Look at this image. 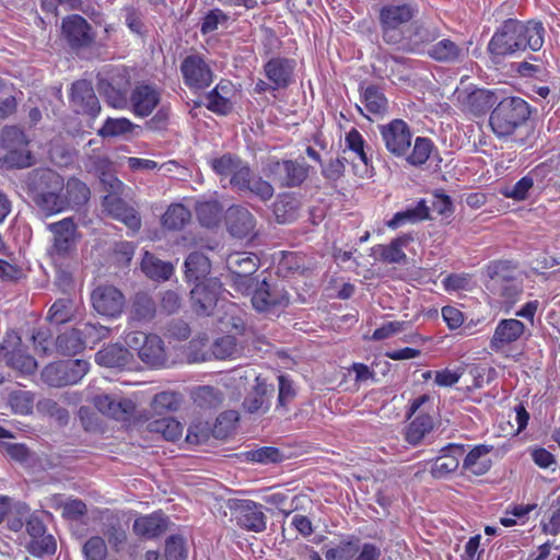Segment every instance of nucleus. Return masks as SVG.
<instances>
[{"mask_svg": "<svg viewBox=\"0 0 560 560\" xmlns=\"http://www.w3.org/2000/svg\"><path fill=\"white\" fill-rule=\"evenodd\" d=\"M378 130L386 150L396 158H405L412 166H422L430 158L434 144L431 139L417 137L412 150V131L402 119H393L388 124L380 125Z\"/></svg>", "mask_w": 560, "mask_h": 560, "instance_id": "nucleus-1", "label": "nucleus"}, {"mask_svg": "<svg viewBox=\"0 0 560 560\" xmlns=\"http://www.w3.org/2000/svg\"><path fill=\"white\" fill-rule=\"evenodd\" d=\"M530 106L518 96H508L498 102L489 117V125L498 138L512 136L527 127Z\"/></svg>", "mask_w": 560, "mask_h": 560, "instance_id": "nucleus-2", "label": "nucleus"}, {"mask_svg": "<svg viewBox=\"0 0 560 560\" xmlns=\"http://www.w3.org/2000/svg\"><path fill=\"white\" fill-rule=\"evenodd\" d=\"M418 14V7L410 1H398L383 5L380 10L382 37L389 45H398L404 39L401 27Z\"/></svg>", "mask_w": 560, "mask_h": 560, "instance_id": "nucleus-3", "label": "nucleus"}, {"mask_svg": "<svg viewBox=\"0 0 560 560\" xmlns=\"http://www.w3.org/2000/svg\"><path fill=\"white\" fill-rule=\"evenodd\" d=\"M89 371V363L84 360H63L46 365L42 380L50 387H63L77 384Z\"/></svg>", "mask_w": 560, "mask_h": 560, "instance_id": "nucleus-4", "label": "nucleus"}, {"mask_svg": "<svg viewBox=\"0 0 560 560\" xmlns=\"http://www.w3.org/2000/svg\"><path fill=\"white\" fill-rule=\"evenodd\" d=\"M226 267L235 288L242 293H248L257 281L253 275L259 267V258L253 253H232L226 257Z\"/></svg>", "mask_w": 560, "mask_h": 560, "instance_id": "nucleus-5", "label": "nucleus"}, {"mask_svg": "<svg viewBox=\"0 0 560 560\" xmlns=\"http://www.w3.org/2000/svg\"><path fill=\"white\" fill-rule=\"evenodd\" d=\"M308 164L302 159L278 160L268 164L267 175L281 188L300 187L308 176Z\"/></svg>", "mask_w": 560, "mask_h": 560, "instance_id": "nucleus-6", "label": "nucleus"}, {"mask_svg": "<svg viewBox=\"0 0 560 560\" xmlns=\"http://www.w3.org/2000/svg\"><path fill=\"white\" fill-rule=\"evenodd\" d=\"M487 273L490 278V288L494 290L506 303H515L523 292L522 284L514 278V270L508 261L491 264Z\"/></svg>", "mask_w": 560, "mask_h": 560, "instance_id": "nucleus-7", "label": "nucleus"}, {"mask_svg": "<svg viewBox=\"0 0 560 560\" xmlns=\"http://www.w3.org/2000/svg\"><path fill=\"white\" fill-rule=\"evenodd\" d=\"M97 88L109 106L125 108L128 104L130 90L129 72L125 68H116L107 78L98 80Z\"/></svg>", "mask_w": 560, "mask_h": 560, "instance_id": "nucleus-8", "label": "nucleus"}, {"mask_svg": "<svg viewBox=\"0 0 560 560\" xmlns=\"http://www.w3.org/2000/svg\"><path fill=\"white\" fill-rule=\"evenodd\" d=\"M252 294L253 307L260 313H276L288 304V295L283 288L262 279L254 282Z\"/></svg>", "mask_w": 560, "mask_h": 560, "instance_id": "nucleus-9", "label": "nucleus"}, {"mask_svg": "<svg viewBox=\"0 0 560 560\" xmlns=\"http://www.w3.org/2000/svg\"><path fill=\"white\" fill-rule=\"evenodd\" d=\"M229 508L240 527L254 533H261L267 528V517L261 504L252 500L233 499L229 501Z\"/></svg>", "mask_w": 560, "mask_h": 560, "instance_id": "nucleus-10", "label": "nucleus"}, {"mask_svg": "<svg viewBox=\"0 0 560 560\" xmlns=\"http://www.w3.org/2000/svg\"><path fill=\"white\" fill-rule=\"evenodd\" d=\"M517 20H505L492 35L487 50L492 58H504L520 52Z\"/></svg>", "mask_w": 560, "mask_h": 560, "instance_id": "nucleus-11", "label": "nucleus"}, {"mask_svg": "<svg viewBox=\"0 0 560 560\" xmlns=\"http://www.w3.org/2000/svg\"><path fill=\"white\" fill-rule=\"evenodd\" d=\"M91 303L97 314L116 318L122 313L126 299L114 285H98L91 293Z\"/></svg>", "mask_w": 560, "mask_h": 560, "instance_id": "nucleus-12", "label": "nucleus"}, {"mask_svg": "<svg viewBox=\"0 0 560 560\" xmlns=\"http://www.w3.org/2000/svg\"><path fill=\"white\" fill-rule=\"evenodd\" d=\"M184 83L196 90H203L212 82V71L205 59L198 54L185 57L180 63Z\"/></svg>", "mask_w": 560, "mask_h": 560, "instance_id": "nucleus-13", "label": "nucleus"}, {"mask_svg": "<svg viewBox=\"0 0 560 560\" xmlns=\"http://www.w3.org/2000/svg\"><path fill=\"white\" fill-rule=\"evenodd\" d=\"M103 212L114 220L124 223L132 232L141 228L139 212L120 196L105 195L102 199Z\"/></svg>", "mask_w": 560, "mask_h": 560, "instance_id": "nucleus-14", "label": "nucleus"}, {"mask_svg": "<svg viewBox=\"0 0 560 560\" xmlns=\"http://www.w3.org/2000/svg\"><path fill=\"white\" fill-rule=\"evenodd\" d=\"M48 230L52 233L51 256L63 258L75 248L77 225L72 218L50 223Z\"/></svg>", "mask_w": 560, "mask_h": 560, "instance_id": "nucleus-15", "label": "nucleus"}, {"mask_svg": "<svg viewBox=\"0 0 560 560\" xmlns=\"http://www.w3.org/2000/svg\"><path fill=\"white\" fill-rule=\"evenodd\" d=\"M70 104L77 114L95 118L101 112L100 101L92 83L88 80H78L71 86Z\"/></svg>", "mask_w": 560, "mask_h": 560, "instance_id": "nucleus-16", "label": "nucleus"}, {"mask_svg": "<svg viewBox=\"0 0 560 560\" xmlns=\"http://www.w3.org/2000/svg\"><path fill=\"white\" fill-rule=\"evenodd\" d=\"M276 388L261 376L255 377V384L243 400V408L248 413H266L271 407Z\"/></svg>", "mask_w": 560, "mask_h": 560, "instance_id": "nucleus-17", "label": "nucleus"}, {"mask_svg": "<svg viewBox=\"0 0 560 560\" xmlns=\"http://www.w3.org/2000/svg\"><path fill=\"white\" fill-rule=\"evenodd\" d=\"M93 405L103 415L118 421L129 420L136 410V405L131 399L109 394L94 396Z\"/></svg>", "mask_w": 560, "mask_h": 560, "instance_id": "nucleus-18", "label": "nucleus"}, {"mask_svg": "<svg viewBox=\"0 0 560 560\" xmlns=\"http://www.w3.org/2000/svg\"><path fill=\"white\" fill-rule=\"evenodd\" d=\"M221 284L218 279L196 283L190 291L194 311L199 315H210L217 305Z\"/></svg>", "mask_w": 560, "mask_h": 560, "instance_id": "nucleus-19", "label": "nucleus"}, {"mask_svg": "<svg viewBox=\"0 0 560 560\" xmlns=\"http://www.w3.org/2000/svg\"><path fill=\"white\" fill-rule=\"evenodd\" d=\"M525 330L524 323L516 318L501 319L490 339L489 347L497 353L502 352L510 345L520 340Z\"/></svg>", "mask_w": 560, "mask_h": 560, "instance_id": "nucleus-20", "label": "nucleus"}, {"mask_svg": "<svg viewBox=\"0 0 560 560\" xmlns=\"http://www.w3.org/2000/svg\"><path fill=\"white\" fill-rule=\"evenodd\" d=\"M0 359L21 375H32L37 370V361L27 353L20 338H16V345L11 349L5 345H0Z\"/></svg>", "mask_w": 560, "mask_h": 560, "instance_id": "nucleus-21", "label": "nucleus"}, {"mask_svg": "<svg viewBox=\"0 0 560 560\" xmlns=\"http://www.w3.org/2000/svg\"><path fill=\"white\" fill-rule=\"evenodd\" d=\"M465 453L463 444L450 443L442 447L440 455L432 460L430 474L435 479H443L456 471L459 466V458Z\"/></svg>", "mask_w": 560, "mask_h": 560, "instance_id": "nucleus-22", "label": "nucleus"}, {"mask_svg": "<svg viewBox=\"0 0 560 560\" xmlns=\"http://www.w3.org/2000/svg\"><path fill=\"white\" fill-rule=\"evenodd\" d=\"M132 113L138 117L150 116L161 102V93L154 85L139 84L130 93Z\"/></svg>", "mask_w": 560, "mask_h": 560, "instance_id": "nucleus-23", "label": "nucleus"}, {"mask_svg": "<svg viewBox=\"0 0 560 560\" xmlns=\"http://www.w3.org/2000/svg\"><path fill=\"white\" fill-rule=\"evenodd\" d=\"M213 172L223 178H229L231 189L238 180V176L247 175L249 164L233 153H224L221 156L213 158L210 161Z\"/></svg>", "mask_w": 560, "mask_h": 560, "instance_id": "nucleus-24", "label": "nucleus"}, {"mask_svg": "<svg viewBox=\"0 0 560 560\" xmlns=\"http://www.w3.org/2000/svg\"><path fill=\"white\" fill-rule=\"evenodd\" d=\"M232 190L246 196L256 197L262 202L270 200L275 195L273 186L262 177L253 173L250 166L247 175L238 176V180Z\"/></svg>", "mask_w": 560, "mask_h": 560, "instance_id": "nucleus-25", "label": "nucleus"}, {"mask_svg": "<svg viewBox=\"0 0 560 560\" xmlns=\"http://www.w3.org/2000/svg\"><path fill=\"white\" fill-rule=\"evenodd\" d=\"M62 32L72 48L88 47L93 42L90 24L84 18L78 14L63 20Z\"/></svg>", "mask_w": 560, "mask_h": 560, "instance_id": "nucleus-26", "label": "nucleus"}, {"mask_svg": "<svg viewBox=\"0 0 560 560\" xmlns=\"http://www.w3.org/2000/svg\"><path fill=\"white\" fill-rule=\"evenodd\" d=\"M295 60L276 57L268 60L264 66V73L275 89H287L293 82Z\"/></svg>", "mask_w": 560, "mask_h": 560, "instance_id": "nucleus-27", "label": "nucleus"}, {"mask_svg": "<svg viewBox=\"0 0 560 560\" xmlns=\"http://www.w3.org/2000/svg\"><path fill=\"white\" fill-rule=\"evenodd\" d=\"M517 32L520 52L530 49L538 51L541 49L545 42L546 30L541 22L538 21H518L517 20Z\"/></svg>", "mask_w": 560, "mask_h": 560, "instance_id": "nucleus-28", "label": "nucleus"}, {"mask_svg": "<svg viewBox=\"0 0 560 560\" xmlns=\"http://www.w3.org/2000/svg\"><path fill=\"white\" fill-rule=\"evenodd\" d=\"M459 100L468 112L475 116L483 115L499 100L498 95L486 89H475L471 92L459 93Z\"/></svg>", "mask_w": 560, "mask_h": 560, "instance_id": "nucleus-29", "label": "nucleus"}, {"mask_svg": "<svg viewBox=\"0 0 560 560\" xmlns=\"http://www.w3.org/2000/svg\"><path fill=\"white\" fill-rule=\"evenodd\" d=\"M428 55L439 62L458 63L464 61L468 56V48L448 38H443L429 47Z\"/></svg>", "mask_w": 560, "mask_h": 560, "instance_id": "nucleus-30", "label": "nucleus"}, {"mask_svg": "<svg viewBox=\"0 0 560 560\" xmlns=\"http://www.w3.org/2000/svg\"><path fill=\"white\" fill-rule=\"evenodd\" d=\"M156 314V303L147 292H137L130 300L128 317L135 324H147Z\"/></svg>", "mask_w": 560, "mask_h": 560, "instance_id": "nucleus-31", "label": "nucleus"}, {"mask_svg": "<svg viewBox=\"0 0 560 560\" xmlns=\"http://www.w3.org/2000/svg\"><path fill=\"white\" fill-rule=\"evenodd\" d=\"M277 381L278 394L275 412L280 417H287L295 404L299 388L289 375L280 374L277 376Z\"/></svg>", "mask_w": 560, "mask_h": 560, "instance_id": "nucleus-32", "label": "nucleus"}, {"mask_svg": "<svg viewBox=\"0 0 560 560\" xmlns=\"http://www.w3.org/2000/svg\"><path fill=\"white\" fill-rule=\"evenodd\" d=\"M63 183L61 177L51 170H35L28 178V196L46 191H60Z\"/></svg>", "mask_w": 560, "mask_h": 560, "instance_id": "nucleus-33", "label": "nucleus"}, {"mask_svg": "<svg viewBox=\"0 0 560 560\" xmlns=\"http://www.w3.org/2000/svg\"><path fill=\"white\" fill-rule=\"evenodd\" d=\"M168 518L162 513L140 516L133 522V533L142 538L151 539L166 532Z\"/></svg>", "mask_w": 560, "mask_h": 560, "instance_id": "nucleus-34", "label": "nucleus"}, {"mask_svg": "<svg viewBox=\"0 0 560 560\" xmlns=\"http://www.w3.org/2000/svg\"><path fill=\"white\" fill-rule=\"evenodd\" d=\"M228 224L229 231L233 236L244 238L254 232L256 220L246 208L234 207L230 209Z\"/></svg>", "mask_w": 560, "mask_h": 560, "instance_id": "nucleus-35", "label": "nucleus"}, {"mask_svg": "<svg viewBox=\"0 0 560 560\" xmlns=\"http://www.w3.org/2000/svg\"><path fill=\"white\" fill-rule=\"evenodd\" d=\"M102 533L115 551H120L127 544V528L116 514L104 518Z\"/></svg>", "mask_w": 560, "mask_h": 560, "instance_id": "nucleus-36", "label": "nucleus"}, {"mask_svg": "<svg viewBox=\"0 0 560 560\" xmlns=\"http://www.w3.org/2000/svg\"><path fill=\"white\" fill-rule=\"evenodd\" d=\"M492 448V446L486 444L475 446L464 458L463 468L476 476L485 475L491 467L488 454Z\"/></svg>", "mask_w": 560, "mask_h": 560, "instance_id": "nucleus-37", "label": "nucleus"}, {"mask_svg": "<svg viewBox=\"0 0 560 560\" xmlns=\"http://www.w3.org/2000/svg\"><path fill=\"white\" fill-rule=\"evenodd\" d=\"M210 270L211 264L209 258L200 252L190 253L185 260V276L188 281L196 283L206 282Z\"/></svg>", "mask_w": 560, "mask_h": 560, "instance_id": "nucleus-38", "label": "nucleus"}, {"mask_svg": "<svg viewBox=\"0 0 560 560\" xmlns=\"http://www.w3.org/2000/svg\"><path fill=\"white\" fill-rule=\"evenodd\" d=\"M139 358L151 366H164L166 353L163 340L156 335H150L145 343L139 348Z\"/></svg>", "mask_w": 560, "mask_h": 560, "instance_id": "nucleus-39", "label": "nucleus"}, {"mask_svg": "<svg viewBox=\"0 0 560 560\" xmlns=\"http://www.w3.org/2000/svg\"><path fill=\"white\" fill-rule=\"evenodd\" d=\"M359 90L362 103L368 113L382 115L387 110V98L377 85L369 84L364 86V83H361Z\"/></svg>", "mask_w": 560, "mask_h": 560, "instance_id": "nucleus-40", "label": "nucleus"}, {"mask_svg": "<svg viewBox=\"0 0 560 560\" xmlns=\"http://www.w3.org/2000/svg\"><path fill=\"white\" fill-rule=\"evenodd\" d=\"M430 208L424 199H420L415 207L396 212L387 222L389 229H397L406 223H416L429 219Z\"/></svg>", "mask_w": 560, "mask_h": 560, "instance_id": "nucleus-41", "label": "nucleus"}, {"mask_svg": "<svg viewBox=\"0 0 560 560\" xmlns=\"http://www.w3.org/2000/svg\"><path fill=\"white\" fill-rule=\"evenodd\" d=\"M97 364L106 368H122L130 361V352L119 345H109L95 354Z\"/></svg>", "mask_w": 560, "mask_h": 560, "instance_id": "nucleus-42", "label": "nucleus"}, {"mask_svg": "<svg viewBox=\"0 0 560 560\" xmlns=\"http://www.w3.org/2000/svg\"><path fill=\"white\" fill-rule=\"evenodd\" d=\"M77 311V303L72 299L60 298L49 307L46 318L50 324L61 325L73 320Z\"/></svg>", "mask_w": 560, "mask_h": 560, "instance_id": "nucleus-43", "label": "nucleus"}, {"mask_svg": "<svg viewBox=\"0 0 560 560\" xmlns=\"http://www.w3.org/2000/svg\"><path fill=\"white\" fill-rule=\"evenodd\" d=\"M433 427V420L429 415H418L406 428V442L413 446L419 445L431 433Z\"/></svg>", "mask_w": 560, "mask_h": 560, "instance_id": "nucleus-44", "label": "nucleus"}, {"mask_svg": "<svg viewBox=\"0 0 560 560\" xmlns=\"http://www.w3.org/2000/svg\"><path fill=\"white\" fill-rule=\"evenodd\" d=\"M141 269L149 278L154 280H168L174 271L172 264L159 259L149 252L143 254Z\"/></svg>", "mask_w": 560, "mask_h": 560, "instance_id": "nucleus-45", "label": "nucleus"}, {"mask_svg": "<svg viewBox=\"0 0 560 560\" xmlns=\"http://www.w3.org/2000/svg\"><path fill=\"white\" fill-rule=\"evenodd\" d=\"M57 350L65 355H73L85 348L80 328H72L56 339Z\"/></svg>", "mask_w": 560, "mask_h": 560, "instance_id": "nucleus-46", "label": "nucleus"}, {"mask_svg": "<svg viewBox=\"0 0 560 560\" xmlns=\"http://www.w3.org/2000/svg\"><path fill=\"white\" fill-rule=\"evenodd\" d=\"M148 430L153 433H160L167 441H176L183 434L182 423L170 417L149 421Z\"/></svg>", "mask_w": 560, "mask_h": 560, "instance_id": "nucleus-47", "label": "nucleus"}, {"mask_svg": "<svg viewBox=\"0 0 560 560\" xmlns=\"http://www.w3.org/2000/svg\"><path fill=\"white\" fill-rule=\"evenodd\" d=\"M273 214L279 224L292 223L299 218V203L291 196H281L273 203Z\"/></svg>", "mask_w": 560, "mask_h": 560, "instance_id": "nucleus-48", "label": "nucleus"}, {"mask_svg": "<svg viewBox=\"0 0 560 560\" xmlns=\"http://www.w3.org/2000/svg\"><path fill=\"white\" fill-rule=\"evenodd\" d=\"M360 541L359 537L352 535L334 547H326V560H352L359 551Z\"/></svg>", "mask_w": 560, "mask_h": 560, "instance_id": "nucleus-49", "label": "nucleus"}, {"mask_svg": "<svg viewBox=\"0 0 560 560\" xmlns=\"http://www.w3.org/2000/svg\"><path fill=\"white\" fill-rule=\"evenodd\" d=\"M196 213L201 225L214 228L221 221L223 207L217 200L203 201L197 205Z\"/></svg>", "mask_w": 560, "mask_h": 560, "instance_id": "nucleus-50", "label": "nucleus"}, {"mask_svg": "<svg viewBox=\"0 0 560 560\" xmlns=\"http://www.w3.org/2000/svg\"><path fill=\"white\" fill-rule=\"evenodd\" d=\"M194 402L200 408H218L223 401L222 392L213 386H198L191 393Z\"/></svg>", "mask_w": 560, "mask_h": 560, "instance_id": "nucleus-51", "label": "nucleus"}, {"mask_svg": "<svg viewBox=\"0 0 560 560\" xmlns=\"http://www.w3.org/2000/svg\"><path fill=\"white\" fill-rule=\"evenodd\" d=\"M30 198L46 215L58 213L67 207V202L59 191L40 192Z\"/></svg>", "mask_w": 560, "mask_h": 560, "instance_id": "nucleus-52", "label": "nucleus"}, {"mask_svg": "<svg viewBox=\"0 0 560 560\" xmlns=\"http://www.w3.org/2000/svg\"><path fill=\"white\" fill-rule=\"evenodd\" d=\"M190 211L180 203L171 205L162 217L163 226L168 230H180L190 220Z\"/></svg>", "mask_w": 560, "mask_h": 560, "instance_id": "nucleus-53", "label": "nucleus"}, {"mask_svg": "<svg viewBox=\"0 0 560 560\" xmlns=\"http://www.w3.org/2000/svg\"><path fill=\"white\" fill-rule=\"evenodd\" d=\"M35 394L30 390L15 389L8 396V402L16 415L26 416L32 413L34 408Z\"/></svg>", "mask_w": 560, "mask_h": 560, "instance_id": "nucleus-54", "label": "nucleus"}, {"mask_svg": "<svg viewBox=\"0 0 560 560\" xmlns=\"http://www.w3.org/2000/svg\"><path fill=\"white\" fill-rule=\"evenodd\" d=\"M100 182L107 191V195L113 196H121L124 192L125 185L121 180L117 178V176L110 172L109 162L106 159H101L100 161Z\"/></svg>", "mask_w": 560, "mask_h": 560, "instance_id": "nucleus-55", "label": "nucleus"}, {"mask_svg": "<svg viewBox=\"0 0 560 560\" xmlns=\"http://www.w3.org/2000/svg\"><path fill=\"white\" fill-rule=\"evenodd\" d=\"M37 411L44 416H48L52 418L58 425H66L69 422L70 415L69 411L59 406V404L51 398H43L37 401Z\"/></svg>", "mask_w": 560, "mask_h": 560, "instance_id": "nucleus-56", "label": "nucleus"}, {"mask_svg": "<svg viewBox=\"0 0 560 560\" xmlns=\"http://www.w3.org/2000/svg\"><path fill=\"white\" fill-rule=\"evenodd\" d=\"M440 37V31L433 25L420 24L415 26L409 40L413 50L429 45Z\"/></svg>", "mask_w": 560, "mask_h": 560, "instance_id": "nucleus-57", "label": "nucleus"}, {"mask_svg": "<svg viewBox=\"0 0 560 560\" xmlns=\"http://www.w3.org/2000/svg\"><path fill=\"white\" fill-rule=\"evenodd\" d=\"M66 191L68 197V203L73 206H83L90 199V188L85 183L81 182L75 177L68 179L66 184Z\"/></svg>", "mask_w": 560, "mask_h": 560, "instance_id": "nucleus-58", "label": "nucleus"}, {"mask_svg": "<svg viewBox=\"0 0 560 560\" xmlns=\"http://www.w3.org/2000/svg\"><path fill=\"white\" fill-rule=\"evenodd\" d=\"M346 148L355 154V156L365 165H370L371 155H369L365 150V140L362 135L355 129L352 128L349 132H347L346 138Z\"/></svg>", "mask_w": 560, "mask_h": 560, "instance_id": "nucleus-59", "label": "nucleus"}, {"mask_svg": "<svg viewBox=\"0 0 560 560\" xmlns=\"http://www.w3.org/2000/svg\"><path fill=\"white\" fill-rule=\"evenodd\" d=\"M373 256L387 264H400L406 261V254L392 242L388 245H376L372 248Z\"/></svg>", "mask_w": 560, "mask_h": 560, "instance_id": "nucleus-60", "label": "nucleus"}, {"mask_svg": "<svg viewBox=\"0 0 560 560\" xmlns=\"http://www.w3.org/2000/svg\"><path fill=\"white\" fill-rule=\"evenodd\" d=\"M132 128L133 124L127 118H107L97 133L103 138L117 137L130 132Z\"/></svg>", "mask_w": 560, "mask_h": 560, "instance_id": "nucleus-61", "label": "nucleus"}, {"mask_svg": "<svg viewBox=\"0 0 560 560\" xmlns=\"http://www.w3.org/2000/svg\"><path fill=\"white\" fill-rule=\"evenodd\" d=\"M180 405V397L173 392H162L154 396L152 400V409L158 415H163L168 411L178 409Z\"/></svg>", "mask_w": 560, "mask_h": 560, "instance_id": "nucleus-62", "label": "nucleus"}, {"mask_svg": "<svg viewBox=\"0 0 560 560\" xmlns=\"http://www.w3.org/2000/svg\"><path fill=\"white\" fill-rule=\"evenodd\" d=\"M213 355L219 360L234 357L237 351V340L234 336L226 335L218 338L211 346Z\"/></svg>", "mask_w": 560, "mask_h": 560, "instance_id": "nucleus-63", "label": "nucleus"}, {"mask_svg": "<svg viewBox=\"0 0 560 560\" xmlns=\"http://www.w3.org/2000/svg\"><path fill=\"white\" fill-rule=\"evenodd\" d=\"M85 560H106L107 547L105 540L100 536L89 538L83 545Z\"/></svg>", "mask_w": 560, "mask_h": 560, "instance_id": "nucleus-64", "label": "nucleus"}]
</instances>
